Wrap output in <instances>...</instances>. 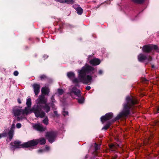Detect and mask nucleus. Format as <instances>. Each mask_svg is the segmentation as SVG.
<instances>
[{
	"instance_id": "6e6552de",
	"label": "nucleus",
	"mask_w": 159,
	"mask_h": 159,
	"mask_svg": "<svg viewBox=\"0 0 159 159\" xmlns=\"http://www.w3.org/2000/svg\"><path fill=\"white\" fill-rule=\"evenodd\" d=\"M158 48V47L156 45H149L144 46L142 49L143 52H148L153 49L157 50Z\"/></svg>"
},
{
	"instance_id": "c756f323",
	"label": "nucleus",
	"mask_w": 159,
	"mask_h": 159,
	"mask_svg": "<svg viewBox=\"0 0 159 159\" xmlns=\"http://www.w3.org/2000/svg\"><path fill=\"white\" fill-rule=\"evenodd\" d=\"M21 125L20 123H18L16 125V127L17 128H20L21 127Z\"/></svg>"
},
{
	"instance_id": "1a4fd4ad",
	"label": "nucleus",
	"mask_w": 159,
	"mask_h": 159,
	"mask_svg": "<svg viewBox=\"0 0 159 159\" xmlns=\"http://www.w3.org/2000/svg\"><path fill=\"white\" fill-rule=\"evenodd\" d=\"M113 116L112 113H109L105 115L104 116H102L101 118V120L102 123L111 119Z\"/></svg>"
},
{
	"instance_id": "f8f14e48",
	"label": "nucleus",
	"mask_w": 159,
	"mask_h": 159,
	"mask_svg": "<svg viewBox=\"0 0 159 159\" xmlns=\"http://www.w3.org/2000/svg\"><path fill=\"white\" fill-rule=\"evenodd\" d=\"M101 61L99 59L96 58H94L89 61L90 64L93 66H97L100 63Z\"/></svg>"
},
{
	"instance_id": "f3484780",
	"label": "nucleus",
	"mask_w": 159,
	"mask_h": 159,
	"mask_svg": "<svg viewBox=\"0 0 159 159\" xmlns=\"http://www.w3.org/2000/svg\"><path fill=\"white\" fill-rule=\"evenodd\" d=\"M39 140H38V139L30 140V149L32 146L37 145L39 143Z\"/></svg>"
},
{
	"instance_id": "f257e3e1",
	"label": "nucleus",
	"mask_w": 159,
	"mask_h": 159,
	"mask_svg": "<svg viewBox=\"0 0 159 159\" xmlns=\"http://www.w3.org/2000/svg\"><path fill=\"white\" fill-rule=\"evenodd\" d=\"M96 70V69L94 67L86 64L81 70H78V78H75L72 80L73 83H78L82 82L84 84L91 83L92 81L91 75Z\"/></svg>"
},
{
	"instance_id": "4c0bfd02",
	"label": "nucleus",
	"mask_w": 159,
	"mask_h": 159,
	"mask_svg": "<svg viewBox=\"0 0 159 159\" xmlns=\"http://www.w3.org/2000/svg\"><path fill=\"white\" fill-rule=\"evenodd\" d=\"M50 149V148L49 147L47 146L45 147V150H48Z\"/></svg>"
},
{
	"instance_id": "412c9836",
	"label": "nucleus",
	"mask_w": 159,
	"mask_h": 159,
	"mask_svg": "<svg viewBox=\"0 0 159 159\" xmlns=\"http://www.w3.org/2000/svg\"><path fill=\"white\" fill-rule=\"evenodd\" d=\"M133 2L138 4H141L143 3L144 0H131Z\"/></svg>"
},
{
	"instance_id": "2eb2a0df",
	"label": "nucleus",
	"mask_w": 159,
	"mask_h": 159,
	"mask_svg": "<svg viewBox=\"0 0 159 159\" xmlns=\"http://www.w3.org/2000/svg\"><path fill=\"white\" fill-rule=\"evenodd\" d=\"M49 89L47 87H44L42 88L41 92L43 94H48L49 93Z\"/></svg>"
},
{
	"instance_id": "72a5a7b5",
	"label": "nucleus",
	"mask_w": 159,
	"mask_h": 159,
	"mask_svg": "<svg viewBox=\"0 0 159 159\" xmlns=\"http://www.w3.org/2000/svg\"><path fill=\"white\" fill-rule=\"evenodd\" d=\"M51 100L52 102H55V100L54 99V97L53 96H52L51 98Z\"/></svg>"
},
{
	"instance_id": "a878e982",
	"label": "nucleus",
	"mask_w": 159,
	"mask_h": 159,
	"mask_svg": "<svg viewBox=\"0 0 159 159\" xmlns=\"http://www.w3.org/2000/svg\"><path fill=\"white\" fill-rule=\"evenodd\" d=\"M62 114L64 116L68 115V113L67 111H65L64 109L63 111Z\"/></svg>"
},
{
	"instance_id": "79ce46f5",
	"label": "nucleus",
	"mask_w": 159,
	"mask_h": 159,
	"mask_svg": "<svg viewBox=\"0 0 159 159\" xmlns=\"http://www.w3.org/2000/svg\"><path fill=\"white\" fill-rule=\"evenodd\" d=\"M152 68H154V66H153V65H152Z\"/></svg>"
},
{
	"instance_id": "6ab92c4d",
	"label": "nucleus",
	"mask_w": 159,
	"mask_h": 159,
	"mask_svg": "<svg viewBox=\"0 0 159 159\" xmlns=\"http://www.w3.org/2000/svg\"><path fill=\"white\" fill-rule=\"evenodd\" d=\"M67 75L68 77L71 79L74 78L75 76L74 73L71 72H68L67 74Z\"/></svg>"
},
{
	"instance_id": "ddd939ff",
	"label": "nucleus",
	"mask_w": 159,
	"mask_h": 159,
	"mask_svg": "<svg viewBox=\"0 0 159 159\" xmlns=\"http://www.w3.org/2000/svg\"><path fill=\"white\" fill-rule=\"evenodd\" d=\"M73 7L76 10L77 13L80 15L82 14L83 10L81 7L78 5H75L73 6Z\"/></svg>"
},
{
	"instance_id": "0eeeda50",
	"label": "nucleus",
	"mask_w": 159,
	"mask_h": 159,
	"mask_svg": "<svg viewBox=\"0 0 159 159\" xmlns=\"http://www.w3.org/2000/svg\"><path fill=\"white\" fill-rule=\"evenodd\" d=\"M56 136V133L54 132H50L46 133V137L50 143L53 142L55 139Z\"/></svg>"
},
{
	"instance_id": "9d476101",
	"label": "nucleus",
	"mask_w": 159,
	"mask_h": 159,
	"mask_svg": "<svg viewBox=\"0 0 159 159\" xmlns=\"http://www.w3.org/2000/svg\"><path fill=\"white\" fill-rule=\"evenodd\" d=\"M138 59L139 61H143L146 60L150 61L152 60V58L150 56H146L143 54H140L138 56Z\"/></svg>"
},
{
	"instance_id": "e433bc0d",
	"label": "nucleus",
	"mask_w": 159,
	"mask_h": 159,
	"mask_svg": "<svg viewBox=\"0 0 159 159\" xmlns=\"http://www.w3.org/2000/svg\"><path fill=\"white\" fill-rule=\"evenodd\" d=\"M51 106L52 108L53 109H56L55 107V105L53 104H51Z\"/></svg>"
},
{
	"instance_id": "393cba45",
	"label": "nucleus",
	"mask_w": 159,
	"mask_h": 159,
	"mask_svg": "<svg viewBox=\"0 0 159 159\" xmlns=\"http://www.w3.org/2000/svg\"><path fill=\"white\" fill-rule=\"evenodd\" d=\"M64 91L63 90L61 89H58V94L61 95H62Z\"/></svg>"
},
{
	"instance_id": "ea45409f",
	"label": "nucleus",
	"mask_w": 159,
	"mask_h": 159,
	"mask_svg": "<svg viewBox=\"0 0 159 159\" xmlns=\"http://www.w3.org/2000/svg\"><path fill=\"white\" fill-rule=\"evenodd\" d=\"M44 150H42V149H40L38 150V152H43Z\"/></svg>"
},
{
	"instance_id": "aec40b11",
	"label": "nucleus",
	"mask_w": 159,
	"mask_h": 159,
	"mask_svg": "<svg viewBox=\"0 0 159 159\" xmlns=\"http://www.w3.org/2000/svg\"><path fill=\"white\" fill-rule=\"evenodd\" d=\"M38 140H39V143L40 144H44L46 143V140L44 138H41Z\"/></svg>"
},
{
	"instance_id": "7ed1b4c3",
	"label": "nucleus",
	"mask_w": 159,
	"mask_h": 159,
	"mask_svg": "<svg viewBox=\"0 0 159 159\" xmlns=\"http://www.w3.org/2000/svg\"><path fill=\"white\" fill-rule=\"evenodd\" d=\"M38 104L36 106H34L33 108V110L30 109V112L33 111L35 116L41 118L44 116L45 113L42 110L45 111L47 112H48L50 108L47 104H46L47 100L45 98L44 95H42L39 96L37 100Z\"/></svg>"
},
{
	"instance_id": "4be33fe9",
	"label": "nucleus",
	"mask_w": 159,
	"mask_h": 159,
	"mask_svg": "<svg viewBox=\"0 0 159 159\" xmlns=\"http://www.w3.org/2000/svg\"><path fill=\"white\" fill-rule=\"evenodd\" d=\"M43 123L45 125H48V120L47 117H46L43 120Z\"/></svg>"
},
{
	"instance_id": "a19ab883",
	"label": "nucleus",
	"mask_w": 159,
	"mask_h": 159,
	"mask_svg": "<svg viewBox=\"0 0 159 159\" xmlns=\"http://www.w3.org/2000/svg\"><path fill=\"white\" fill-rule=\"evenodd\" d=\"M54 114H55L56 115V116H57V111H54Z\"/></svg>"
},
{
	"instance_id": "f03ea898",
	"label": "nucleus",
	"mask_w": 159,
	"mask_h": 159,
	"mask_svg": "<svg viewBox=\"0 0 159 159\" xmlns=\"http://www.w3.org/2000/svg\"><path fill=\"white\" fill-rule=\"evenodd\" d=\"M137 103L136 99L132 96H127L126 98V103L123 104V109L122 111L116 117L114 121L109 120L108 123L104 126L102 129L107 130L110 127L111 124L114 121L119 119L121 117H125L127 116L130 113V109L132 108L134 105Z\"/></svg>"
},
{
	"instance_id": "5701e85b",
	"label": "nucleus",
	"mask_w": 159,
	"mask_h": 159,
	"mask_svg": "<svg viewBox=\"0 0 159 159\" xmlns=\"http://www.w3.org/2000/svg\"><path fill=\"white\" fill-rule=\"evenodd\" d=\"M74 2V0H65V3L68 4H72Z\"/></svg>"
},
{
	"instance_id": "bb28decb",
	"label": "nucleus",
	"mask_w": 159,
	"mask_h": 159,
	"mask_svg": "<svg viewBox=\"0 0 159 159\" xmlns=\"http://www.w3.org/2000/svg\"><path fill=\"white\" fill-rule=\"evenodd\" d=\"M56 1L58 2L61 3H65V0H55Z\"/></svg>"
},
{
	"instance_id": "dca6fc26",
	"label": "nucleus",
	"mask_w": 159,
	"mask_h": 159,
	"mask_svg": "<svg viewBox=\"0 0 159 159\" xmlns=\"http://www.w3.org/2000/svg\"><path fill=\"white\" fill-rule=\"evenodd\" d=\"M111 151H115L118 147L119 146L117 144H112L109 146Z\"/></svg>"
},
{
	"instance_id": "7c9ffc66",
	"label": "nucleus",
	"mask_w": 159,
	"mask_h": 159,
	"mask_svg": "<svg viewBox=\"0 0 159 159\" xmlns=\"http://www.w3.org/2000/svg\"><path fill=\"white\" fill-rule=\"evenodd\" d=\"M40 78L41 80H43L45 79L46 78V77L45 75H42L40 76Z\"/></svg>"
},
{
	"instance_id": "423d86ee",
	"label": "nucleus",
	"mask_w": 159,
	"mask_h": 159,
	"mask_svg": "<svg viewBox=\"0 0 159 159\" xmlns=\"http://www.w3.org/2000/svg\"><path fill=\"white\" fill-rule=\"evenodd\" d=\"M14 147L16 148H26L30 147V141L21 144V142L19 141H15L14 143Z\"/></svg>"
},
{
	"instance_id": "c9c22d12",
	"label": "nucleus",
	"mask_w": 159,
	"mask_h": 159,
	"mask_svg": "<svg viewBox=\"0 0 159 159\" xmlns=\"http://www.w3.org/2000/svg\"><path fill=\"white\" fill-rule=\"evenodd\" d=\"M103 73V71L102 70H100L99 71H98V74H99V75H101Z\"/></svg>"
},
{
	"instance_id": "c85d7f7f",
	"label": "nucleus",
	"mask_w": 159,
	"mask_h": 159,
	"mask_svg": "<svg viewBox=\"0 0 159 159\" xmlns=\"http://www.w3.org/2000/svg\"><path fill=\"white\" fill-rule=\"evenodd\" d=\"M15 128V125L14 124H13L12 125L10 130H14Z\"/></svg>"
},
{
	"instance_id": "9b49d317",
	"label": "nucleus",
	"mask_w": 159,
	"mask_h": 159,
	"mask_svg": "<svg viewBox=\"0 0 159 159\" xmlns=\"http://www.w3.org/2000/svg\"><path fill=\"white\" fill-rule=\"evenodd\" d=\"M33 127L34 129L40 132L44 131L45 130V128L43 127L42 125L40 124H33Z\"/></svg>"
},
{
	"instance_id": "f704fd0d",
	"label": "nucleus",
	"mask_w": 159,
	"mask_h": 159,
	"mask_svg": "<svg viewBox=\"0 0 159 159\" xmlns=\"http://www.w3.org/2000/svg\"><path fill=\"white\" fill-rule=\"evenodd\" d=\"M91 89V87L90 86H87L86 87V89L87 90H89Z\"/></svg>"
},
{
	"instance_id": "4468645a",
	"label": "nucleus",
	"mask_w": 159,
	"mask_h": 159,
	"mask_svg": "<svg viewBox=\"0 0 159 159\" xmlns=\"http://www.w3.org/2000/svg\"><path fill=\"white\" fill-rule=\"evenodd\" d=\"M33 87L35 94L36 95H38L39 92V85L38 84H34L33 85Z\"/></svg>"
},
{
	"instance_id": "a211bd4d",
	"label": "nucleus",
	"mask_w": 159,
	"mask_h": 159,
	"mask_svg": "<svg viewBox=\"0 0 159 159\" xmlns=\"http://www.w3.org/2000/svg\"><path fill=\"white\" fill-rule=\"evenodd\" d=\"M14 133V130H10L8 132V135L9 136V139L11 140L13 137V136Z\"/></svg>"
},
{
	"instance_id": "58836bf2",
	"label": "nucleus",
	"mask_w": 159,
	"mask_h": 159,
	"mask_svg": "<svg viewBox=\"0 0 159 159\" xmlns=\"http://www.w3.org/2000/svg\"><path fill=\"white\" fill-rule=\"evenodd\" d=\"M48 57V56L46 55H45L43 56V57L44 58V59H46V58H47Z\"/></svg>"
},
{
	"instance_id": "2f4dec72",
	"label": "nucleus",
	"mask_w": 159,
	"mask_h": 159,
	"mask_svg": "<svg viewBox=\"0 0 159 159\" xmlns=\"http://www.w3.org/2000/svg\"><path fill=\"white\" fill-rule=\"evenodd\" d=\"M18 72L17 71H15L13 73V74L15 76H17L18 75Z\"/></svg>"
},
{
	"instance_id": "473e14b6",
	"label": "nucleus",
	"mask_w": 159,
	"mask_h": 159,
	"mask_svg": "<svg viewBox=\"0 0 159 159\" xmlns=\"http://www.w3.org/2000/svg\"><path fill=\"white\" fill-rule=\"evenodd\" d=\"M18 102L20 104L21 103V100L20 98H18L17 99Z\"/></svg>"
},
{
	"instance_id": "20e7f679",
	"label": "nucleus",
	"mask_w": 159,
	"mask_h": 159,
	"mask_svg": "<svg viewBox=\"0 0 159 159\" xmlns=\"http://www.w3.org/2000/svg\"><path fill=\"white\" fill-rule=\"evenodd\" d=\"M27 107L25 108V109H22L20 108L16 107L13 109V113L14 116L17 117V120H19L20 119L25 118L29 114L30 112V98L28 97L26 101Z\"/></svg>"
},
{
	"instance_id": "37998d69",
	"label": "nucleus",
	"mask_w": 159,
	"mask_h": 159,
	"mask_svg": "<svg viewBox=\"0 0 159 159\" xmlns=\"http://www.w3.org/2000/svg\"><path fill=\"white\" fill-rule=\"evenodd\" d=\"M90 56H89V57H90Z\"/></svg>"
},
{
	"instance_id": "cd10ccee",
	"label": "nucleus",
	"mask_w": 159,
	"mask_h": 159,
	"mask_svg": "<svg viewBox=\"0 0 159 159\" xmlns=\"http://www.w3.org/2000/svg\"><path fill=\"white\" fill-rule=\"evenodd\" d=\"M99 148L98 146L96 143L95 144V151H97Z\"/></svg>"
},
{
	"instance_id": "b1692460",
	"label": "nucleus",
	"mask_w": 159,
	"mask_h": 159,
	"mask_svg": "<svg viewBox=\"0 0 159 159\" xmlns=\"http://www.w3.org/2000/svg\"><path fill=\"white\" fill-rule=\"evenodd\" d=\"M7 135V133L6 132H3L2 134H0V139L2 137L6 136Z\"/></svg>"
},
{
	"instance_id": "39448f33",
	"label": "nucleus",
	"mask_w": 159,
	"mask_h": 159,
	"mask_svg": "<svg viewBox=\"0 0 159 159\" xmlns=\"http://www.w3.org/2000/svg\"><path fill=\"white\" fill-rule=\"evenodd\" d=\"M69 90L70 95L72 98L77 99L78 102L80 104L84 102V98L81 96V92L79 89L75 87L71 86Z\"/></svg>"
}]
</instances>
